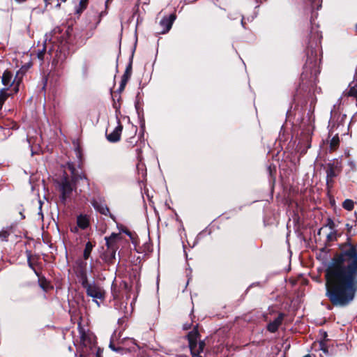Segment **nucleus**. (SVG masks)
Here are the masks:
<instances>
[{
    "label": "nucleus",
    "instance_id": "1",
    "mask_svg": "<svg viewBox=\"0 0 357 357\" xmlns=\"http://www.w3.org/2000/svg\"><path fill=\"white\" fill-rule=\"evenodd\" d=\"M345 226L347 240L339 244L324 273L326 296L335 307L348 306L357 294V243L351 240L353 226Z\"/></svg>",
    "mask_w": 357,
    "mask_h": 357
},
{
    "label": "nucleus",
    "instance_id": "2",
    "mask_svg": "<svg viewBox=\"0 0 357 357\" xmlns=\"http://www.w3.org/2000/svg\"><path fill=\"white\" fill-rule=\"evenodd\" d=\"M319 73L317 51L309 46L307 50V60L301 75V83L293 96L295 101H306V99L312 96Z\"/></svg>",
    "mask_w": 357,
    "mask_h": 357
},
{
    "label": "nucleus",
    "instance_id": "3",
    "mask_svg": "<svg viewBox=\"0 0 357 357\" xmlns=\"http://www.w3.org/2000/svg\"><path fill=\"white\" fill-rule=\"evenodd\" d=\"M73 176L71 178L65 172L59 181L56 182L57 189L59 192V199L61 202L66 204L68 199H70L73 195V192L77 188V181L78 179L88 178L85 174H75V168L73 165H69Z\"/></svg>",
    "mask_w": 357,
    "mask_h": 357
},
{
    "label": "nucleus",
    "instance_id": "4",
    "mask_svg": "<svg viewBox=\"0 0 357 357\" xmlns=\"http://www.w3.org/2000/svg\"><path fill=\"white\" fill-rule=\"evenodd\" d=\"M201 335L198 331V325H196L193 329L186 335V339L188 341V347L192 357H205L202 356L204 349L206 347L204 340H200Z\"/></svg>",
    "mask_w": 357,
    "mask_h": 357
},
{
    "label": "nucleus",
    "instance_id": "5",
    "mask_svg": "<svg viewBox=\"0 0 357 357\" xmlns=\"http://www.w3.org/2000/svg\"><path fill=\"white\" fill-rule=\"evenodd\" d=\"M86 294L88 296L93 298V300L98 304L99 306V303L97 301V299L103 301L105 298V291L101 287L100 285L96 284L95 282H90V284H87L84 287H83Z\"/></svg>",
    "mask_w": 357,
    "mask_h": 357
},
{
    "label": "nucleus",
    "instance_id": "6",
    "mask_svg": "<svg viewBox=\"0 0 357 357\" xmlns=\"http://www.w3.org/2000/svg\"><path fill=\"white\" fill-rule=\"evenodd\" d=\"M325 169L326 177L335 178L341 173L342 167L341 162L336 160L333 162L327 163Z\"/></svg>",
    "mask_w": 357,
    "mask_h": 357
},
{
    "label": "nucleus",
    "instance_id": "7",
    "mask_svg": "<svg viewBox=\"0 0 357 357\" xmlns=\"http://www.w3.org/2000/svg\"><path fill=\"white\" fill-rule=\"evenodd\" d=\"M132 73V56L130 59V61L126 66V70L121 77L120 86L118 89V92L121 93L124 91L126 86L130 79Z\"/></svg>",
    "mask_w": 357,
    "mask_h": 357
},
{
    "label": "nucleus",
    "instance_id": "8",
    "mask_svg": "<svg viewBox=\"0 0 357 357\" xmlns=\"http://www.w3.org/2000/svg\"><path fill=\"white\" fill-rule=\"evenodd\" d=\"M175 20V14H171L169 17H163L160 22V26L162 27V30L158 31L157 33L160 34H165L169 32Z\"/></svg>",
    "mask_w": 357,
    "mask_h": 357
},
{
    "label": "nucleus",
    "instance_id": "9",
    "mask_svg": "<svg viewBox=\"0 0 357 357\" xmlns=\"http://www.w3.org/2000/svg\"><path fill=\"white\" fill-rule=\"evenodd\" d=\"M91 204L100 214L109 215L114 222H116L115 216L109 212V209L106 204H102L95 199L91 201Z\"/></svg>",
    "mask_w": 357,
    "mask_h": 357
},
{
    "label": "nucleus",
    "instance_id": "10",
    "mask_svg": "<svg viewBox=\"0 0 357 357\" xmlns=\"http://www.w3.org/2000/svg\"><path fill=\"white\" fill-rule=\"evenodd\" d=\"M285 316L284 313L280 312L277 318L268 324L266 326L267 331L272 333L277 332L280 326L282 325Z\"/></svg>",
    "mask_w": 357,
    "mask_h": 357
},
{
    "label": "nucleus",
    "instance_id": "11",
    "mask_svg": "<svg viewBox=\"0 0 357 357\" xmlns=\"http://www.w3.org/2000/svg\"><path fill=\"white\" fill-rule=\"evenodd\" d=\"M123 130V125L121 121H118V126L115 129L109 134L106 133L107 139L112 143H116L120 141L121 132Z\"/></svg>",
    "mask_w": 357,
    "mask_h": 357
},
{
    "label": "nucleus",
    "instance_id": "12",
    "mask_svg": "<svg viewBox=\"0 0 357 357\" xmlns=\"http://www.w3.org/2000/svg\"><path fill=\"white\" fill-rule=\"evenodd\" d=\"M121 239V234L112 233L109 236H105L107 249H118L117 241Z\"/></svg>",
    "mask_w": 357,
    "mask_h": 357
},
{
    "label": "nucleus",
    "instance_id": "13",
    "mask_svg": "<svg viewBox=\"0 0 357 357\" xmlns=\"http://www.w3.org/2000/svg\"><path fill=\"white\" fill-rule=\"evenodd\" d=\"M13 73L9 70H6L1 77V82L6 86H11L15 82V79H13Z\"/></svg>",
    "mask_w": 357,
    "mask_h": 357
},
{
    "label": "nucleus",
    "instance_id": "14",
    "mask_svg": "<svg viewBox=\"0 0 357 357\" xmlns=\"http://www.w3.org/2000/svg\"><path fill=\"white\" fill-rule=\"evenodd\" d=\"M75 274L78 278L79 282L82 284V287H84L87 284H90L88 280L86 270H75Z\"/></svg>",
    "mask_w": 357,
    "mask_h": 357
},
{
    "label": "nucleus",
    "instance_id": "15",
    "mask_svg": "<svg viewBox=\"0 0 357 357\" xmlns=\"http://www.w3.org/2000/svg\"><path fill=\"white\" fill-rule=\"evenodd\" d=\"M118 249H107L104 252V260L108 264H113L116 259V252Z\"/></svg>",
    "mask_w": 357,
    "mask_h": 357
},
{
    "label": "nucleus",
    "instance_id": "16",
    "mask_svg": "<svg viewBox=\"0 0 357 357\" xmlns=\"http://www.w3.org/2000/svg\"><path fill=\"white\" fill-rule=\"evenodd\" d=\"M77 225L82 229H86L90 225L88 215L80 214L77 217Z\"/></svg>",
    "mask_w": 357,
    "mask_h": 357
},
{
    "label": "nucleus",
    "instance_id": "17",
    "mask_svg": "<svg viewBox=\"0 0 357 357\" xmlns=\"http://www.w3.org/2000/svg\"><path fill=\"white\" fill-rule=\"evenodd\" d=\"M0 123L3 126V130L11 131V130H14L17 128V123L9 119H3L0 121Z\"/></svg>",
    "mask_w": 357,
    "mask_h": 357
},
{
    "label": "nucleus",
    "instance_id": "18",
    "mask_svg": "<svg viewBox=\"0 0 357 357\" xmlns=\"http://www.w3.org/2000/svg\"><path fill=\"white\" fill-rule=\"evenodd\" d=\"M111 293L114 300H119L122 297L120 286L118 287L114 282L112 284Z\"/></svg>",
    "mask_w": 357,
    "mask_h": 357
},
{
    "label": "nucleus",
    "instance_id": "19",
    "mask_svg": "<svg viewBox=\"0 0 357 357\" xmlns=\"http://www.w3.org/2000/svg\"><path fill=\"white\" fill-rule=\"evenodd\" d=\"M95 246V243H93L91 241H88L86 245L83 252V258L84 260H87L91 253L93 248Z\"/></svg>",
    "mask_w": 357,
    "mask_h": 357
},
{
    "label": "nucleus",
    "instance_id": "20",
    "mask_svg": "<svg viewBox=\"0 0 357 357\" xmlns=\"http://www.w3.org/2000/svg\"><path fill=\"white\" fill-rule=\"evenodd\" d=\"M38 282L40 287L45 291H47L49 289L53 288V287L50 284V282L43 275L39 277Z\"/></svg>",
    "mask_w": 357,
    "mask_h": 357
},
{
    "label": "nucleus",
    "instance_id": "21",
    "mask_svg": "<svg viewBox=\"0 0 357 357\" xmlns=\"http://www.w3.org/2000/svg\"><path fill=\"white\" fill-rule=\"evenodd\" d=\"M8 90V89L6 88V89H2L0 91V109H1L4 102L7 100V98L10 96V94L7 92Z\"/></svg>",
    "mask_w": 357,
    "mask_h": 357
},
{
    "label": "nucleus",
    "instance_id": "22",
    "mask_svg": "<svg viewBox=\"0 0 357 357\" xmlns=\"http://www.w3.org/2000/svg\"><path fill=\"white\" fill-rule=\"evenodd\" d=\"M340 145V139L337 135L334 136L330 142V149L331 151L336 150Z\"/></svg>",
    "mask_w": 357,
    "mask_h": 357
},
{
    "label": "nucleus",
    "instance_id": "23",
    "mask_svg": "<svg viewBox=\"0 0 357 357\" xmlns=\"http://www.w3.org/2000/svg\"><path fill=\"white\" fill-rule=\"evenodd\" d=\"M342 207L345 210L351 211L354 209V202L352 199H347L343 202Z\"/></svg>",
    "mask_w": 357,
    "mask_h": 357
},
{
    "label": "nucleus",
    "instance_id": "24",
    "mask_svg": "<svg viewBox=\"0 0 357 357\" xmlns=\"http://www.w3.org/2000/svg\"><path fill=\"white\" fill-rule=\"evenodd\" d=\"M268 172L269 174V176L271 177V180L273 181V183L275 181V174H276V167L274 164H271L268 167Z\"/></svg>",
    "mask_w": 357,
    "mask_h": 357
},
{
    "label": "nucleus",
    "instance_id": "25",
    "mask_svg": "<svg viewBox=\"0 0 357 357\" xmlns=\"http://www.w3.org/2000/svg\"><path fill=\"white\" fill-rule=\"evenodd\" d=\"M3 127V126L0 123V141L6 139L12 134L11 131L5 130Z\"/></svg>",
    "mask_w": 357,
    "mask_h": 357
},
{
    "label": "nucleus",
    "instance_id": "26",
    "mask_svg": "<svg viewBox=\"0 0 357 357\" xmlns=\"http://www.w3.org/2000/svg\"><path fill=\"white\" fill-rule=\"evenodd\" d=\"M72 32H73V28H72V26H68L66 28V31H65L64 35L63 36V40H64L66 43H70V36H71Z\"/></svg>",
    "mask_w": 357,
    "mask_h": 357
},
{
    "label": "nucleus",
    "instance_id": "27",
    "mask_svg": "<svg viewBox=\"0 0 357 357\" xmlns=\"http://www.w3.org/2000/svg\"><path fill=\"white\" fill-rule=\"evenodd\" d=\"M27 264L31 270L35 271V266L33 265V256L30 251H26Z\"/></svg>",
    "mask_w": 357,
    "mask_h": 357
},
{
    "label": "nucleus",
    "instance_id": "28",
    "mask_svg": "<svg viewBox=\"0 0 357 357\" xmlns=\"http://www.w3.org/2000/svg\"><path fill=\"white\" fill-rule=\"evenodd\" d=\"M76 265L77 266L75 270H86L87 263L82 259L77 260Z\"/></svg>",
    "mask_w": 357,
    "mask_h": 357
},
{
    "label": "nucleus",
    "instance_id": "29",
    "mask_svg": "<svg viewBox=\"0 0 357 357\" xmlns=\"http://www.w3.org/2000/svg\"><path fill=\"white\" fill-rule=\"evenodd\" d=\"M9 236H10V232L8 230H5V229L1 230L0 231V241H7Z\"/></svg>",
    "mask_w": 357,
    "mask_h": 357
},
{
    "label": "nucleus",
    "instance_id": "30",
    "mask_svg": "<svg viewBox=\"0 0 357 357\" xmlns=\"http://www.w3.org/2000/svg\"><path fill=\"white\" fill-rule=\"evenodd\" d=\"M120 288L123 289L126 294H128L130 291L131 287L128 285V284L126 281H123L120 284Z\"/></svg>",
    "mask_w": 357,
    "mask_h": 357
},
{
    "label": "nucleus",
    "instance_id": "31",
    "mask_svg": "<svg viewBox=\"0 0 357 357\" xmlns=\"http://www.w3.org/2000/svg\"><path fill=\"white\" fill-rule=\"evenodd\" d=\"M347 96L354 97L357 98V89L355 86H351L347 93Z\"/></svg>",
    "mask_w": 357,
    "mask_h": 357
},
{
    "label": "nucleus",
    "instance_id": "32",
    "mask_svg": "<svg viewBox=\"0 0 357 357\" xmlns=\"http://www.w3.org/2000/svg\"><path fill=\"white\" fill-rule=\"evenodd\" d=\"M324 226L329 227L331 230H334L335 227V222L331 218H327L326 223L325 224Z\"/></svg>",
    "mask_w": 357,
    "mask_h": 357
},
{
    "label": "nucleus",
    "instance_id": "33",
    "mask_svg": "<svg viewBox=\"0 0 357 357\" xmlns=\"http://www.w3.org/2000/svg\"><path fill=\"white\" fill-rule=\"evenodd\" d=\"M327 241H337V231H334L329 233L327 235Z\"/></svg>",
    "mask_w": 357,
    "mask_h": 357
},
{
    "label": "nucleus",
    "instance_id": "34",
    "mask_svg": "<svg viewBox=\"0 0 357 357\" xmlns=\"http://www.w3.org/2000/svg\"><path fill=\"white\" fill-rule=\"evenodd\" d=\"M109 348H110L112 350H113V351H117V352H121V351H124V350H125V349H124L123 347H116V346L114 344V343H113V342H112L109 343Z\"/></svg>",
    "mask_w": 357,
    "mask_h": 357
},
{
    "label": "nucleus",
    "instance_id": "35",
    "mask_svg": "<svg viewBox=\"0 0 357 357\" xmlns=\"http://www.w3.org/2000/svg\"><path fill=\"white\" fill-rule=\"evenodd\" d=\"M334 183V178L326 177V187L328 190L333 187Z\"/></svg>",
    "mask_w": 357,
    "mask_h": 357
},
{
    "label": "nucleus",
    "instance_id": "36",
    "mask_svg": "<svg viewBox=\"0 0 357 357\" xmlns=\"http://www.w3.org/2000/svg\"><path fill=\"white\" fill-rule=\"evenodd\" d=\"M46 45H45L43 50H40L38 53V58L40 60H43L44 59V56H45V54L46 52Z\"/></svg>",
    "mask_w": 357,
    "mask_h": 357
},
{
    "label": "nucleus",
    "instance_id": "37",
    "mask_svg": "<svg viewBox=\"0 0 357 357\" xmlns=\"http://www.w3.org/2000/svg\"><path fill=\"white\" fill-rule=\"evenodd\" d=\"M50 0H44V1L45 2V4L46 6H47L48 4H50ZM58 1V3H56V8H60L61 6V2H66L67 0H56Z\"/></svg>",
    "mask_w": 357,
    "mask_h": 357
},
{
    "label": "nucleus",
    "instance_id": "38",
    "mask_svg": "<svg viewBox=\"0 0 357 357\" xmlns=\"http://www.w3.org/2000/svg\"><path fill=\"white\" fill-rule=\"evenodd\" d=\"M86 4H87V0H82L79 3V6H80L79 10L82 11L84 9H85L86 7Z\"/></svg>",
    "mask_w": 357,
    "mask_h": 357
},
{
    "label": "nucleus",
    "instance_id": "39",
    "mask_svg": "<svg viewBox=\"0 0 357 357\" xmlns=\"http://www.w3.org/2000/svg\"><path fill=\"white\" fill-rule=\"evenodd\" d=\"M192 323H185L183 325V329L185 331L189 330L191 328Z\"/></svg>",
    "mask_w": 357,
    "mask_h": 357
},
{
    "label": "nucleus",
    "instance_id": "40",
    "mask_svg": "<svg viewBox=\"0 0 357 357\" xmlns=\"http://www.w3.org/2000/svg\"><path fill=\"white\" fill-rule=\"evenodd\" d=\"M126 235L128 236L130 238V239L132 240V242H134V240H135V236H136V234L135 233H132V232H131L130 231Z\"/></svg>",
    "mask_w": 357,
    "mask_h": 357
},
{
    "label": "nucleus",
    "instance_id": "41",
    "mask_svg": "<svg viewBox=\"0 0 357 357\" xmlns=\"http://www.w3.org/2000/svg\"><path fill=\"white\" fill-rule=\"evenodd\" d=\"M43 86L42 89H43V90H45L46 88V86H47V76L43 77Z\"/></svg>",
    "mask_w": 357,
    "mask_h": 357
},
{
    "label": "nucleus",
    "instance_id": "42",
    "mask_svg": "<svg viewBox=\"0 0 357 357\" xmlns=\"http://www.w3.org/2000/svg\"><path fill=\"white\" fill-rule=\"evenodd\" d=\"M320 346H321V349L325 352V353H328V349L326 347H325V344L324 342H320Z\"/></svg>",
    "mask_w": 357,
    "mask_h": 357
},
{
    "label": "nucleus",
    "instance_id": "43",
    "mask_svg": "<svg viewBox=\"0 0 357 357\" xmlns=\"http://www.w3.org/2000/svg\"><path fill=\"white\" fill-rule=\"evenodd\" d=\"M121 231L127 234L130 231V230L126 227L121 226Z\"/></svg>",
    "mask_w": 357,
    "mask_h": 357
},
{
    "label": "nucleus",
    "instance_id": "44",
    "mask_svg": "<svg viewBox=\"0 0 357 357\" xmlns=\"http://www.w3.org/2000/svg\"><path fill=\"white\" fill-rule=\"evenodd\" d=\"M33 265L34 266H36V265H38L39 264V262L38 261V257L37 256H33Z\"/></svg>",
    "mask_w": 357,
    "mask_h": 357
},
{
    "label": "nucleus",
    "instance_id": "45",
    "mask_svg": "<svg viewBox=\"0 0 357 357\" xmlns=\"http://www.w3.org/2000/svg\"><path fill=\"white\" fill-rule=\"evenodd\" d=\"M96 357H102V351L99 348L96 354Z\"/></svg>",
    "mask_w": 357,
    "mask_h": 357
},
{
    "label": "nucleus",
    "instance_id": "46",
    "mask_svg": "<svg viewBox=\"0 0 357 357\" xmlns=\"http://www.w3.org/2000/svg\"><path fill=\"white\" fill-rule=\"evenodd\" d=\"M58 62H59V60H58V59H54L52 60V66H54V67H56V65H57V63H58Z\"/></svg>",
    "mask_w": 357,
    "mask_h": 357
},
{
    "label": "nucleus",
    "instance_id": "47",
    "mask_svg": "<svg viewBox=\"0 0 357 357\" xmlns=\"http://www.w3.org/2000/svg\"><path fill=\"white\" fill-rule=\"evenodd\" d=\"M349 166L351 167V169H352V170H354V169H355V163H354V162L350 161V162H349Z\"/></svg>",
    "mask_w": 357,
    "mask_h": 357
},
{
    "label": "nucleus",
    "instance_id": "48",
    "mask_svg": "<svg viewBox=\"0 0 357 357\" xmlns=\"http://www.w3.org/2000/svg\"><path fill=\"white\" fill-rule=\"evenodd\" d=\"M34 272V273L39 278V277H41L42 275H40V272H39L36 268H35V271H33Z\"/></svg>",
    "mask_w": 357,
    "mask_h": 357
},
{
    "label": "nucleus",
    "instance_id": "49",
    "mask_svg": "<svg viewBox=\"0 0 357 357\" xmlns=\"http://www.w3.org/2000/svg\"><path fill=\"white\" fill-rule=\"evenodd\" d=\"M176 357H189V356L184 355V354H179V355H177Z\"/></svg>",
    "mask_w": 357,
    "mask_h": 357
},
{
    "label": "nucleus",
    "instance_id": "50",
    "mask_svg": "<svg viewBox=\"0 0 357 357\" xmlns=\"http://www.w3.org/2000/svg\"><path fill=\"white\" fill-rule=\"evenodd\" d=\"M19 82H20V81H17V85H16V86H15V91H18Z\"/></svg>",
    "mask_w": 357,
    "mask_h": 357
},
{
    "label": "nucleus",
    "instance_id": "51",
    "mask_svg": "<svg viewBox=\"0 0 357 357\" xmlns=\"http://www.w3.org/2000/svg\"><path fill=\"white\" fill-rule=\"evenodd\" d=\"M17 2H19V3H22V2H24L26 1V0H15Z\"/></svg>",
    "mask_w": 357,
    "mask_h": 357
},
{
    "label": "nucleus",
    "instance_id": "52",
    "mask_svg": "<svg viewBox=\"0 0 357 357\" xmlns=\"http://www.w3.org/2000/svg\"><path fill=\"white\" fill-rule=\"evenodd\" d=\"M303 357H311V356L310 354H306V355L303 356Z\"/></svg>",
    "mask_w": 357,
    "mask_h": 357
},
{
    "label": "nucleus",
    "instance_id": "53",
    "mask_svg": "<svg viewBox=\"0 0 357 357\" xmlns=\"http://www.w3.org/2000/svg\"><path fill=\"white\" fill-rule=\"evenodd\" d=\"M324 337H327V333H326V332H324Z\"/></svg>",
    "mask_w": 357,
    "mask_h": 357
},
{
    "label": "nucleus",
    "instance_id": "54",
    "mask_svg": "<svg viewBox=\"0 0 357 357\" xmlns=\"http://www.w3.org/2000/svg\"><path fill=\"white\" fill-rule=\"evenodd\" d=\"M355 30H356V33L357 34V24L355 25Z\"/></svg>",
    "mask_w": 357,
    "mask_h": 357
},
{
    "label": "nucleus",
    "instance_id": "55",
    "mask_svg": "<svg viewBox=\"0 0 357 357\" xmlns=\"http://www.w3.org/2000/svg\"><path fill=\"white\" fill-rule=\"evenodd\" d=\"M321 229H320L318 231V234H320Z\"/></svg>",
    "mask_w": 357,
    "mask_h": 357
},
{
    "label": "nucleus",
    "instance_id": "56",
    "mask_svg": "<svg viewBox=\"0 0 357 357\" xmlns=\"http://www.w3.org/2000/svg\"><path fill=\"white\" fill-rule=\"evenodd\" d=\"M84 336H85V335H84V334H83V335H82V339H83V340H84Z\"/></svg>",
    "mask_w": 357,
    "mask_h": 357
},
{
    "label": "nucleus",
    "instance_id": "57",
    "mask_svg": "<svg viewBox=\"0 0 357 357\" xmlns=\"http://www.w3.org/2000/svg\"><path fill=\"white\" fill-rule=\"evenodd\" d=\"M274 312H275V311H274V310H272V311H271V312H270V313H271H271H274Z\"/></svg>",
    "mask_w": 357,
    "mask_h": 357
},
{
    "label": "nucleus",
    "instance_id": "58",
    "mask_svg": "<svg viewBox=\"0 0 357 357\" xmlns=\"http://www.w3.org/2000/svg\"><path fill=\"white\" fill-rule=\"evenodd\" d=\"M264 319H265V321L267 320V317L266 316H264Z\"/></svg>",
    "mask_w": 357,
    "mask_h": 357
}]
</instances>
